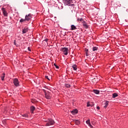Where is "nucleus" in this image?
I'll return each mask as SVG.
<instances>
[{
    "instance_id": "1",
    "label": "nucleus",
    "mask_w": 128,
    "mask_h": 128,
    "mask_svg": "<svg viewBox=\"0 0 128 128\" xmlns=\"http://www.w3.org/2000/svg\"><path fill=\"white\" fill-rule=\"evenodd\" d=\"M45 98L47 100H50L52 98V94L48 92L44 91Z\"/></svg>"
},
{
    "instance_id": "2",
    "label": "nucleus",
    "mask_w": 128,
    "mask_h": 128,
    "mask_svg": "<svg viewBox=\"0 0 128 128\" xmlns=\"http://www.w3.org/2000/svg\"><path fill=\"white\" fill-rule=\"evenodd\" d=\"M54 124V121L52 119H50L46 121V126H52Z\"/></svg>"
},
{
    "instance_id": "3",
    "label": "nucleus",
    "mask_w": 128,
    "mask_h": 128,
    "mask_svg": "<svg viewBox=\"0 0 128 128\" xmlns=\"http://www.w3.org/2000/svg\"><path fill=\"white\" fill-rule=\"evenodd\" d=\"M62 50L64 52V56H68V48H62Z\"/></svg>"
},
{
    "instance_id": "4",
    "label": "nucleus",
    "mask_w": 128,
    "mask_h": 128,
    "mask_svg": "<svg viewBox=\"0 0 128 128\" xmlns=\"http://www.w3.org/2000/svg\"><path fill=\"white\" fill-rule=\"evenodd\" d=\"M32 14H29L28 15L26 16L25 19L27 22H30V20H32Z\"/></svg>"
},
{
    "instance_id": "5",
    "label": "nucleus",
    "mask_w": 128,
    "mask_h": 128,
    "mask_svg": "<svg viewBox=\"0 0 128 128\" xmlns=\"http://www.w3.org/2000/svg\"><path fill=\"white\" fill-rule=\"evenodd\" d=\"M13 83L16 86H20V82H18V78H14Z\"/></svg>"
},
{
    "instance_id": "6",
    "label": "nucleus",
    "mask_w": 128,
    "mask_h": 128,
    "mask_svg": "<svg viewBox=\"0 0 128 128\" xmlns=\"http://www.w3.org/2000/svg\"><path fill=\"white\" fill-rule=\"evenodd\" d=\"M82 26H84V28H88V24H86V21H83L82 22Z\"/></svg>"
},
{
    "instance_id": "7",
    "label": "nucleus",
    "mask_w": 128,
    "mask_h": 128,
    "mask_svg": "<svg viewBox=\"0 0 128 128\" xmlns=\"http://www.w3.org/2000/svg\"><path fill=\"white\" fill-rule=\"evenodd\" d=\"M2 11L4 16H8V12H6V8H2Z\"/></svg>"
},
{
    "instance_id": "8",
    "label": "nucleus",
    "mask_w": 128,
    "mask_h": 128,
    "mask_svg": "<svg viewBox=\"0 0 128 128\" xmlns=\"http://www.w3.org/2000/svg\"><path fill=\"white\" fill-rule=\"evenodd\" d=\"M28 28H24L22 30V34H26V32H28Z\"/></svg>"
},
{
    "instance_id": "9",
    "label": "nucleus",
    "mask_w": 128,
    "mask_h": 128,
    "mask_svg": "<svg viewBox=\"0 0 128 128\" xmlns=\"http://www.w3.org/2000/svg\"><path fill=\"white\" fill-rule=\"evenodd\" d=\"M86 124H88V126H90V128H94V126H92V124H90V120L86 121Z\"/></svg>"
},
{
    "instance_id": "10",
    "label": "nucleus",
    "mask_w": 128,
    "mask_h": 128,
    "mask_svg": "<svg viewBox=\"0 0 128 128\" xmlns=\"http://www.w3.org/2000/svg\"><path fill=\"white\" fill-rule=\"evenodd\" d=\"M72 114L74 116L75 114H78V110L75 109L71 112Z\"/></svg>"
},
{
    "instance_id": "11",
    "label": "nucleus",
    "mask_w": 128,
    "mask_h": 128,
    "mask_svg": "<svg viewBox=\"0 0 128 128\" xmlns=\"http://www.w3.org/2000/svg\"><path fill=\"white\" fill-rule=\"evenodd\" d=\"M34 110H36V108L34 106H31L30 110H31L32 114H34Z\"/></svg>"
},
{
    "instance_id": "12",
    "label": "nucleus",
    "mask_w": 128,
    "mask_h": 128,
    "mask_svg": "<svg viewBox=\"0 0 128 128\" xmlns=\"http://www.w3.org/2000/svg\"><path fill=\"white\" fill-rule=\"evenodd\" d=\"M108 101H106L105 103L104 108H108Z\"/></svg>"
},
{
    "instance_id": "13",
    "label": "nucleus",
    "mask_w": 128,
    "mask_h": 128,
    "mask_svg": "<svg viewBox=\"0 0 128 128\" xmlns=\"http://www.w3.org/2000/svg\"><path fill=\"white\" fill-rule=\"evenodd\" d=\"M94 92L96 94H100V90H93Z\"/></svg>"
},
{
    "instance_id": "14",
    "label": "nucleus",
    "mask_w": 128,
    "mask_h": 128,
    "mask_svg": "<svg viewBox=\"0 0 128 128\" xmlns=\"http://www.w3.org/2000/svg\"><path fill=\"white\" fill-rule=\"evenodd\" d=\"M72 30H76V27L74 26V25L71 26Z\"/></svg>"
},
{
    "instance_id": "15",
    "label": "nucleus",
    "mask_w": 128,
    "mask_h": 128,
    "mask_svg": "<svg viewBox=\"0 0 128 128\" xmlns=\"http://www.w3.org/2000/svg\"><path fill=\"white\" fill-rule=\"evenodd\" d=\"M118 94H116V93H114V94H112V98H116V96H118Z\"/></svg>"
},
{
    "instance_id": "16",
    "label": "nucleus",
    "mask_w": 128,
    "mask_h": 128,
    "mask_svg": "<svg viewBox=\"0 0 128 128\" xmlns=\"http://www.w3.org/2000/svg\"><path fill=\"white\" fill-rule=\"evenodd\" d=\"M74 122H75L77 126H78V124H80V120H75Z\"/></svg>"
},
{
    "instance_id": "17",
    "label": "nucleus",
    "mask_w": 128,
    "mask_h": 128,
    "mask_svg": "<svg viewBox=\"0 0 128 128\" xmlns=\"http://www.w3.org/2000/svg\"><path fill=\"white\" fill-rule=\"evenodd\" d=\"M66 4H70L72 2V0H66Z\"/></svg>"
},
{
    "instance_id": "18",
    "label": "nucleus",
    "mask_w": 128,
    "mask_h": 128,
    "mask_svg": "<svg viewBox=\"0 0 128 128\" xmlns=\"http://www.w3.org/2000/svg\"><path fill=\"white\" fill-rule=\"evenodd\" d=\"M72 68H74V70H76V65L74 64L72 66Z\"/></svg>"
},
{
    "instance_id": "19",
    "label": "nucleus",
    "mask_w": 128,
    "mask_h": 128,
    "mask_svg": "<svg viewBox=\"0 0 128 128\" xmlns=\"http://www.w3.org/2000/svg\"><path fill=\"white\" fill-rule=\"evenodd\" d=\"M4 76H6V74L3 73L2 76H1L2 80H4Z\"/></svg>"
},
{
    "instance_id": "20",
    "label": "nucleus",
    "mask_w": 128,
    "mask_h": 128,
    "mask_svg": "<svg viewBox=\"0 0 128 128\" xmlns=\"http://www.w3.org/2000/svg\"><path fill=\"white\" fill-rule=\"evenodd\" d=\"M26 18H25V19L21 18V19L20 20V22H26Z\"/></svg>"
},
{
    "instance_id": "21",
    "label": "nucleus",
    "mask_w": 128,
    "mask_h": 128,
    "mask_svg": "<svg viewBox=\"0 0 128 128\" xmlns=\"http://www.w3.org/2000/svg\"><path fill=\"white\" fill-rule=\"evenodd\" d=\"M86 56H88V49L86 50Z\"/></svg>"
},
{
    "instance_id": "22",
    "label": "nucleus",
    "mask_w": 128,
    "mask_h": 128,
    "mask_svg": "<svg viewBox=\"0 0 128 128\" xmlns=\"http://www.w3.org/2000/svg\"><path fill=\"white\" fill-rule=\"evenodd\" d=\"M97 50H98V47H96V46L93 47L92 50H94V52Z\"/></svg>"
},
{
    "instance_id": "23",
    "label": "nucleus",
    "mask_w": 128,
    "mask_h": 128,
    "mask_svg": "<svg viewBox=\"0 0 128 128\" xmlns=\"http://www.w3.org/2000/svg\"><path fill=\"white\" fill-rule=\"evenodd\" d=\"M65 86L66 88H70V84H65Z\"/></svg>"
},
{
    "instance_id": "24",
    "label": "nucleus",
    "mask_w": 128,
    "mask_h": 128,
    "mask_svg": "<svg viewBox=\"0 0 128 128\" xmlns=\"http://www.w3.org/2000/svg\"><path fill=\"white\" fill-rule=\"evenodd\" d=\"M87 106H92V105L90 102H88Z\"/></svg>"
},
{
    "instance_id": "25",
    "label": "nucleus",
    "mask_w": 128,
    "mask_h": 128,
    "mask_svg": "<svg viewBox=\"0 0 128 128\" xmlns=\"http://www.w3.org/2000/svg\"><path fill=\"white\" fill-rule=\"evenodd\" d=\"M22 116L24 118H28V114H24L22 115Z\"/></svg>"
},
{
    "instance_id": "26",
    "label": "nucleus",
    "mask_w": 128,
    "mask_h": 128,
    "mask_svg": "<svg viewBox=\"0 0 128 128\" xmlns=\"http://www.w3.org/2000/svg\"><path fill=\"white\" fill-rule=\"evenodd\" d=\"M54 66H56V68H59L58 66V65H56V64H54Z\"/></svg>"
},
{
    "instance_id": "27",
    "label": "nucleus",
    "mask_w": 128,
    "mask_h": 128,
    "mask_svg": "<svg viewBox=\"0 0 128 128\" xmlns=\"http://www.w3.org/2000/svg\"><path fill=\"white\" fill-rule=\"evenodd\" d=\"M46 78L48 80H50V78H48V76H45Z\"/></svg>"
},
{
    "instance_id": "28",
    "label": "nucleus",
    "mask_w": 128,
    "mask_h": 128,
    "mask_svg": "<svg viewBox=\"0 0 128 128\" xmlns=\"http://www.w3.org/2000/svg\"><path fill=\"white\" fill-rule=\"evenodd\" d=\"M78 20H80V22H84V20L82 18L78 19Z\"/></svg>"
},
{
    "instance_id": "29",
    "label": "nucleus",
    "mask_w": 128,
    "mask_h": 128,
    "mask_svg": "<svg viewBox=\"0 0 128 128\" xmlns=\"http://www.w3.org/2000/svg\"><path fill=\"white\" fill-rule=\"evenodd\" d=\"M14 46H16V40H14Z\"/></svg>"
},
{
    "instance_id": "30",
    "label": "nucleus",
    "mask_w": 128,
    "mask_h": 128,
    "mask_svg": "<svg viewBox=\"0 0 128 128\" xmlns=\"http://www.w3.org/2000/svg\"><path fill=\"white\" fill-rule=\"evenodd\" d=\"M28 50L30 52V47H28Z\"/></svg>"
},
{
    "instance_id": "31",
    "label": "nucleus",
    "mask_w": 128,
    "mask_h": 128,
    "mask_svg": "<svg viewBox=\"0 0 128 128\" xmlns=\"http://www.w3.org/2000/svg\"><path fill=\"white\" fill-rule=\"evenodd\" d=\"M97 109H98V110H100V106H97Z\"/></svg>"
},
{
    "instance_id": "32",
    "label": "nucleus",
    "mask_w": 128,
    "mask_h": 128,
    "mask_svg": "<svg viewBox=\"0 0 128 128\" xmlns=\"http://www.w3.org/2000/svg\"><path fill=\"white\" fill-rule=\"evenodd\" d=\"M96 80V78H94L93 79V80Z\"/></svg>"
}]
</instances>
